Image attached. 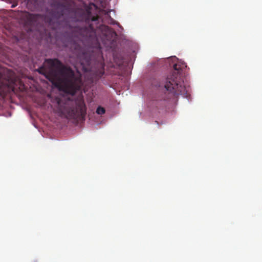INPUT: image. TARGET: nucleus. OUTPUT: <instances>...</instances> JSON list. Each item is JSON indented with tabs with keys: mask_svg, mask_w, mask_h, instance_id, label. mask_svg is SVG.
I'll return each mask as SVG.
<instances>
[{
	"mask_svg": "<svg viewBox=\"0 0 262 262\" xmlns=\"http://www.w3.org/2000/svg\"><path fill=\"white\" fill-rule=\"evenodd\" d=\"M51 6L52 9L47 11L46 15L18 11L15 16L28 26L37 25L40 20L43 21L51 30L48 33L49 38H56L58 31L68 25L69 18L73 15L75 16V20L78 23L74 27L73 31L89 41L97 42V34L99 31L105 37L110 34H116L108 26L99 25L100 17L98 14H92L91 5L85 10L74 11L69 2L64 0L62 3L55 1Z\"/></svg>",
	"mask_w": 262,
	"mask_h": 262,
	"instance_id": "f257e3e1",
	"label": "nucleus"
},
{
	"mask_svg": "<svg viewBox=\"0 0 262 262\" xmlns=\"http://www.w3.org/2000/svg\"><path fill=\"white\" fill-rule=\"evenodd\" d=\"M37 71L55 87L72 95L82 85L81 73L78 71L75 73L71 67L64 65L57 58L45 59L43 65Z\"/></svg>",
	"mask_w": 262,
	"mask_h": 262,
	"instance_id": "f03ea898",
	"label": "nucleus"
},
{
	"mask_svg": "<svg viewBox=\"0 0 262 262\" xmlns=\"http://www.w3.org/2000/svg\"><path fill=\"white\" fill-rule=\"evenodd\" d=\"M57 103V111L59 116L68 119L84 120L86 107L82 98H79L75 101V107L69 100L63 102L58 100Z\"/></svg>",
	"mask_w": 262,
	"mask_h": 262,
	"instance_id": "7ed1b4c3",
	"label": "nucleus"
},
{
	"mask_svg": "<svg viewBox=\"0 0 262 262\" xmlns=\"http://www.w3.org/2000/svg\"><path fill=\"white\" fill-rule=\"evenodd\" d=\"M173 71L167 77L164 87L174 96L185 95L187 91L182 80L181 66L177 63L173 65Z\"/></svg>",
	"mask_w": 262,
	"mask_h": 262,
	"instance_id": "20e7f679",
	"label": "nucleus"
},
{
	"mask_svg": "<svg viewBox=\"0 0 262 262\" xmlns=\"http://www.w3.org/2000/svg\"><path fill=\"white\" fill-rule=\"evenodd\" d=\"M15 79L10 71L0 72V96L4 97L7 94L14 91Z\"/></svg>",
	"mask_w": 262,
	"mask_h": 262,
	"instance_id": "39448f33",
	"label": "nucleus"
},
{
	"mask_svg": "<svg viewBox=\"0 0 262 262\" xmlns=\"http://www.w3.org/2000/svg\"><path fill=\"white\" fill-rule=\"evenodd\" d=\"M27 2V5L31 4L33 6L34 8H36L39 6V3L40 2L39 0H25Z\"/></svg>",
	"mask_w": 262,
	"mask_h": 262,
	"instance_id": "423d86ee",
	"label": "nucleus"
},
{
	"mask_svg": "<svg viewBox=\"0 0 262 262\" xmlns=\"http://www.w3.org/2000/svg\"><path fill=\"white\" fill-rule=\"evenodd\" d=\"M164 100H160V101H154L152 102V104L155 105L156 107H161V105H163L164 104Z\"/></svg>",
	"mask_w": 262,
	"mask_h": 262,
	"instance_id": "0eeeda50",
	"label": "nucleus"
},
{
	"mask_svg": "<svg viewBox=\"0 0 262 262\" xmlns=\"http://www.w3.org/2000/svg\"><path fill=\"white\" fill-rule=\"evenodd\" d=\"M105 112L104 108L101 106H98L96 110V113L99 115L104 114Z\"/></svg>",
	"mask_w": 262,
	"mask_h": 262,
	"instance_id": "6e6552de",
	"label": "nucleus"
},
{
	"mask_svg": "<svg viewBox=\"0 0 262 262\" xmlns=\"http://www.w3.org/2000/svg\"><path fill=\"white\" fill-rule=\"evenodd\" d=\"M90 63V58H86V59H85V63L86 64H89Z\"/></svg>",
	"mask_w": 262,
	"mask_h": 262,
	"instance_id": "1a4fd4ad",
	"label": "nucleus"
},
{
	"mask_svg": "<svg viewBox=\"0 0 262 262\" xmlns=\"http://www.w3.org/2000/svg\"><path fill=\"white\" fill-rule=\"evenodd\" d=\"M91 5L93 6V7H94L95 8H97V7L96 6V5H95L94 4L92 3L91 4Z\"/></svg>",
	"mask_w": 262,
	"mask_h": 262,
	"instance_id": "9d476101",
	"label": "nucleus"
},
{
	"mask_svg": "<svg viewBox=\"0 0 262 262\" xmlns=\"http://www.w3.org/2000/svg\"><path fill=\"white\" fill-rule=\"evenodd\" d=\"M15 7V5H14V4H13V5H12V7H12V8H14V7Z\"/></svg>",
	"mask_w": 262,
	"mask_h": 262,
	"instance_id": "9b49d317",
	"label": "nucleus"
},
{
	"mask_svg": "<svg viewBox=\"0 0 262 262\" xmlns=\"http://www.w3.org/2000/svg\"><path fill=\"white\" fill-rule=\"evenodd\" d=\"M83 69L85 71H86V69L84 68V67H83Z\"/></svg>",
	"mask_w": 262,
	"mask_h": 262,
	"instance_id": "f8f14e48",
	"label": "nucleus"
}]
</instances>
